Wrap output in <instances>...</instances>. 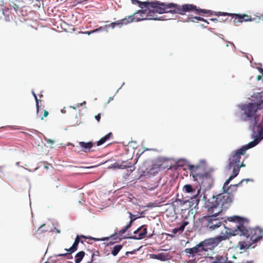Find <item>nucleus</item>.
I'll list each match as a JSON object with an SVG mask.
<instances>
[{
	"label": "nucleus",
	"instance_id": "f257e3e1",
	"mask_svg": "<svg viewBox=\"0 0 263 263\" xmlns=\"http://www.w3.org/2000/svg\"><path fill=\"white\" fill-rule=\"evenodd\" d=\"M131 1L134 4H138L139 7L143 9L139 10L134 13L133 16L137 14H147L146 17H143V16L142 15L141 17L136 18L137 22L144 20H166L167 18L165 16L157 17L156 13H171L183 15L186 12H191L192 10L196 9V6L193 4L179 5L174 3L165 4L158 2H142L139 0H131Z\"/></svg>",
	"mask_w": 263,
	"mask_h": 263
},
{
	"label": "nucleus",
	"instance_id": "f03ea898",
	"mask_svg": "<svg viewBox=\"0 0 263 263\" xmlns=\"http://www.w3.org/2000/svg\"><path fill=\"white\" fill-rule=\"evenodd\" d=\"M229 221L236 223L235 226L230 229L233 235L240 234L243 235L250 240L253 245L262 239L263 237V229L256 227L253 228H247L243 224V219L238 216H232L228 217Z\"/></svg>",
	"mask_w": 263,
	"mask_h": 263
},
{
	"label": "nucleus",
	"instance_id": "7ed1b4c3",
	"mask_svg": "<svg viewBox=\"0 0 263 263\" xmlns=\"http://www.w3.org/2000/svg\"><path fill=\"white\" fill-rule=\"evenodd\" d=\"M257 145L256 141H251L248 144L242 146L241 148L233 151L230 156L229 159V164L228 168L229 170H233V174L238 175L240 168L241 167H245V164L243 163L245 156L246 151Z\"/></svg>",
	"mask_w": 263,
	"mask_h": 263
},
{
	"label": "nucleus",
	"instance_id": "20e7f679",
	"mask_svg": "<svg viewBox=\"0 0 263 263\" xmlns=\"http://www.w3.org/2000/svg\"><path fill=\"white\" fill-rule=\"evenodd\" d=\"M232 195L230 194L221 193L213 196L206 203L208 213L220 214L222 210L227 209L232 202Z\"/></svg>",
	"mask_w": 263,
	"mask_h": 263
},
{
	"label": "nucleus",
	"instance_id": "39448f33",
	"mask_svg": "<svg viewBox=\"0 0 263 263\" xmlns=\"http://www.w3.org/2000/svg\"><path fill=\"white\" fill-rule=\"evenodd\" d=\"M191 11H194L195 13L199 14L204 13L210 15H215L217 16H230L232 17V18L233 19V23L235 25H237L238 24L241 23L243 22L252 21L254 20V18H252L251 16L246 14H241L222 12H213L210 10L202 9L200 8L198 9L196 7V9L192 10Z\"/></svg>",
	"mask_w": 263,
	"mask_h": 263
},
{
	"label": "nucleus",
	"instance_id": "423d86ee",
	"mask_svg": "<svg viewBox=\"0 0 263 263\" xmlns=\"http://www.w3.org/2000/svg\"><path fill=\"white\" fill-rule=\"evenodd\" d=\"M262 96H261V100L257 103H248L244 104L242 106V110L244 112L246 116L245 120L250 122V126L252 127L253 125L256 124L257 121L259 118L258 116L256 115L258 110H260L263 108V99Z\"/></svg>",
	"mask_w": 263,
	"mask_h": 263
},
{
	"label": "nucleus",
	"instance_id": "0eeeda50",
	"mask_svg": "<svg viewBox=\"0 0 263 263\" xmlns=\"http://www.w3.org/2000/svg\"><path fill=\"white\" fill-rule=\"evenodd\" d=\"M210 215L201 218V227L208 231H213L219 228L222 224L221 219L217 216L219 214L209 213Z\"/></svg>",
	"mask_w": 263,
	"mask_h": 263
},
{
	"label": "nucleus",
	"instance_id": "6e6552de",
	"mask_svg": "<svg viewBox=\"0 0 263 263\" xmlns=\"http://www.w3.org/2000/svg\"><path fill=\"white\" fill-rule=\"evenodd\" d=\"M228 237L227 235L219 236L215 238H211L209 239H205L201 241L200 243L203 249V252H207L209 250H212L214 249L222 240H224L228 239Z\"/></svg>",
	"mask_w": 263,
	"mask_h": 263
},
{
	"label": "nucleus",
	"instance_id": "1a4fd4ad",
	"mask_svg": "<svg viewBox=\"0 0 263 263\" xmlns=\"http://www.w3.org/2000/svg\"><path fill=\"white\" fill-rule=\"evenodd\" d=\"M257 121L256 124L253 125L252 130L253 132V137L255 139L253 141H256L257 144L263 139V117L260 122Z\"/></svg>",
	"mask_w": 263,
	"mask_h": 263
},
{
	"label": "nucleus",
	"instance_id": "9d476101",
	"mask_svg": "<svg viewBox=\"0 0 263 263\" xmlns=\"http://www.w3.org/2000/svg\"><path fill=\"white\" fill-rule=\"evenodd\" d=\"M189 169L190 171L191 175L193 176V177L195 180H199L200 177L203 173V167L199 165H190L189 166Z\"/></svg>",
	"mask_w": 263,
	"mask_h": 263
},
{
	"label": "nucleus",
	"instance_id": "9b49d317",
	"mask_svg": "<svg viewBox=\"0 0 263 263\" xmlns=\"http://www.w3.org/2000/svg\"><path fill=\"white\" fill-rule=\"evenodd\" d=\"M85 238L89 240H93L95 241V238L91 236H86L84 235H78L75 238L74 241L72 246L68 249H65L66 251L70 252V253H72L77 250L78 245L80 242V239Z\"/></svg>",
	"mask_w": 263,
	"mask_h": 263
},
{
	"label": "nucleus",
	"instance_id": "f8f14e48",
	"mask_svg": "<svg viewBox=\"0 0 263 263\" xmlns=\"http://www.w3.org/2000/svg\"><path fill=\"white\" fill-rule=\"evenodd\" d=\"M184 251L185 253L189 254L190 257H194L196 255H202L203 252L200 243L193 248H186Z\"/></svg>",
	"mask_w": 263,
	"mask_h": 263
},
{
	"label": "nucleus",
	"instance_id": "ddd939ff",
	"mask_svg": "<svg viewBox=\"0 0 263 263\" xmlns=\"http://www.w3.org/2000/svg\"><path fill=\"white\" fill-rule=\"evenodd\" d=\"M118 232H115V233L109 237H103L102 238H95V241H105L109 240L110 241L107 243V246L112 245L116 242H118L121 240V238H119L118 236Z\"/></svg>",
	"mask_w": 263,
	"mask_h": 263
},
{
	"label": "nucleus",
	"instance_id": "4468645a",
	"mask_svg": "<svg viewBox=\"0 0 263 263\" xmlns=\"http://www.w3.org/2000/svg\"><path fill=\"white\" fill-rule=\"evenodd\" d=\"M237 175H236V174H232V175H231L230 177L228 179H227L226 182H224L223 185V187H222V190H223V194H229L228 193V191H229V189L230 188V186H235V187H237L238 186H240L242 184V182L245 180V179H243L241 181H240L237 184H234V185H231L230 186H228V184H229L230 182L235 177H236Z\"/></svg>",
	"mask_w": 263,
	"mask_h": 263
},
{
	"label": "nucleus",
	"instance_id": "2eb2a0df",
	"mask_svg": "<svg viewBox=\"0 0 263 263\" xmlns=\"http://www.w3.org/2000/svg\"><path fill=\"white\" fill-rule=\"evenodd\" d=\"M134 234H138V236L135 235L130 238L134 239H141L144 238L147 234V228L146 225H143L134 231Z\"/></svg>",
	"mask_w": 263,
	"mask_h": 263
},
{
	"label": "nucleus",
	"instance_id": "dca6fc26",
	"mask_svg": "<svg viewBox=\"0 0 263 263\" xmlns=\"http://www.w3.org/2000/svg\"><path fill=\"white\" fill-rule=\"evenodd\" d=\"M199 180L201 181V183H203L205 181H208L209 182V184H210L213 181V171L202 173L200 177Z\"/></svg>",
	"mask_w": 263,
	"mask_h": 263
},
{
	"label": "nucleus",
	"instance_id": "f3484780",
	"mask_svg": "<svg viewBox=\"0 0 263 263\" xmlns=\"http://www.w3.org/2000/svg\"><path fill=\"white\" fill-rule=\"evenodd\" d=\"M135 20H136V17H133V15H130L115 22V23L116 26L121 28L123 25H126L129 23L133 22Z\"/></svg>",
	"mask_w": 263,
	"mask_h": 263
},
{
	"label": "nucleus",
	"instance_id": "a211bd4d",
	"mask_svg": "<svg viewBox=\"0 0 263 263\" xmlns=\"http://www.w3.org/2000/svg\"><path fill=\"white\" fill-rule=\"evenodd\" d=\"M132 167V163H128L126 161H122V163L116 162L111 165V168L124 169Z\"/></svg>",
	"mask_w": 263,
	"mask_h": 263
},
{
	"label": "nucleus",
	"instance_id": "6ab92c4d",
	"mask_svg": "<svg viewBox=\"0 0 263 263\" xmlns=\"http://www.w3.org/2000/svg\"><path fill=\"white\" fill-rule=\"evenodd\" d=\"M79 145L82 148V151L84 152L87 153L90 151V149L93 147V144L92 142H79Z\"/></svg>",
	"mask_w": 263,
	"mask_h": 263
},
{
	"label": "nucleus",
	"instance_id": "aec40b11",
	"mask_svg": "<svg viewBox=\"0 0 263 263\" xmlns=\"http://www.w3.org/2000/svg\"><path fill=\"white\" fill-rule=\"evenodd\" d=\"M252 245L253 244L250 242V240L246 238V241H242L239 242L238 244V247L239 248L240 250H242L246 248L248 249L249 248H254L256 246V245H255L253 247H252Z\"/></svg>",
	"mask_w": 263,
	"mask_h": 263
},
{
	"label": "nucleus",
	"instance_id": "412c9836",
	"mask_svg": "<svg viewBox=\"0 0 263 263\" xmlns=\"http://www.w3.org/2000/svg\"><path fill=\"white\" fill-rule=\"evenodd\" d=\"M112 136V134L109 133L106 135L105 136L101 138L97 143V146L101 145L104 144L106 141L109 140Z\"/></svg>",
	"mask_w": 263,
	"mask_h": 263
},
{
	"label": "nucleus",
	"instance_id": "4be33fe9",
	"mask_svg": "<svg viewBox=\"0 0 263 263\" xmlns=\"http://www.w3.org/2000/svg\"><path fill=\"white\" fill-rule=\"evenodd\" d=\"M85 252L83 251H80L78 253H77L75 256V262L76 263H80L83 257L85 256Z\"/></svg>",
	"mask_w": 263,
	"mask_h": 263
},
{
	"label": "nucleus",
	"instance_id": "5701e85b",
	"mask_svg": "<svg viewBox=\"0 0 263 263\" xmlns=\"http://www.w3.org/2000/svg\"><path fill=\"white\" fill-rule=\"evenodd\" d=\"M122 248L123 245H118L115 246L111 250V254L114 256H116Z\"/></svg>",
	"mask_w": 263,
	"mask_h": 263
},
{
	"label": "nucleus",
	"instance_id": "b1692460",
	"mask_svg": "<svg viewBox=\"0 0 263 263\" xmlns=\"http://www.w3.org/2000/svg\"><path fill=\"white\" fill-rule=\"evenodd\" d=\"M71 253H70V252L69 253H62V254H58L57 255H55V257H60L61 260H63L62 257H67V259H70L72 258V256L70 255Z\"/></svg>",
	"mask_w": 263,
	"mask_h": 263
},
{
	"label": "nucleus",
	"instance_id": "393cba45",
	"mask_svg": "<svg viewBox=\"0 0 263 263\" xmlns=\"http://www.w3.org/2000/svg\"><path fill=\"white\" fill-rule=\"evenodd\" d=\"M153 258L159 259L160 260H165L166 259V256L163 253H160L157 255L153 254Z\"/></svg>",
	"mask_w": 263,
	"mask_h": 263
},
{
	"label": "nucleus",
	"instance_id": "a878e982",
	"mask_svg": "<svg viewBox=\"0 0 263 263\" xmlns=\"http://www.w3.org/2000/svg\"><path fill=\"white\" fill-rule=\"evenodd\" d=\"M130 224L128 223L125 227H124L123 229H122L121 230H120L118 232V234L119 236H122L124 233H125L126 231L130 228Z\"/></svg>",
	"mask_w": 263,
	"mask_h": 263
},
{
	"label": "nucleus",
	"instance_id": "bb28decb",
	"mask_svg": "<svg viewBox=\"0 0 263 263\" xmlns=\"http://www.w3.org/2000/svg\"><path fill=\"white\" fill-rule=\"evenodd\" d=\"M190 19H191V21H192L193 22H196V21H199L204 22L206 23L207 24H209V22L206 20H204L203 18L200 17V16L192 17Z\"/></svg>",
	"mask_w": 263,
	"mask_h": 263
},
{
	"label": "nucleus",
	"instance_id": "cd10ccee",
	"mask_svg": "<svg viewBox=\"0 0 263 263\" xmlns=\"http://www.w3.org/2000/svg\"><path fill=\"white\" fill-rule=\"evenodd\" d=\"M183 189L186 193H192L195 191L190 184L185 185L183 186Z\"/></svg>",
	"mask_w": 263,
	"mask_h": 263
},
{
	"label": "nucleus",
	"instance_id": "c85d7f7f",
	"mask_svg": "<svg viewBox=\"0 0 263 263\" xmlns=\"http://www.w3.org/2000/svg\"><path fill=\"white\" fill-rule=\"evenodd\" d=\"M32 93L35 100L37 112H38L39 110V107H40V106L39 105V102H41V101L37 99V96L36 94L34 92V91H32Z\"/></svg>",
	"mask_w": 263,
	"mask_h": 263
},
{
	"label": "nucleus",
	"instance_id": "c756f323",
	"mask_svg": "<svg viewBox=\"0 0 263 263\" xmlns=\"http://www.w3.org/2000/svg\"><path fill=\"white\" fill-rule=\"evenodd\" d=\"M189 224L187 221L184 220L182 223L181 225L178 228L179 231L183 232L184 230L185 227Z\"/></svg>",
	"mask_w": 263,
	"mask_h": 263
},
{
	"label": "nucleus",
	"instance_id": "7c9ffc66",
	"mask_svg": "<svg viewBox=\"0 0 263 263\" xmlns=\"http://www.w3.org/2000/svg\"><path fill=\"white\" fill-rule=\"evenodd\" d=\"M103 30V27H99L98 29H95V30L90 31H86L85 33L88 34V35H89V34H90L92 33H94L95 32H97V31H101V30Z\"/></svg>",
	"mask_w": 263,
	"mask_h": 263
},
{
	"label": "nucleus",
	"instance_id": "2f4dec72",
	"mask_svg": "<svg viewBox=\"0 0 263 263\" xmlns=\"http://www.w3.org/2000/svg\"><path fill=\"white\" fill-rule=\"evenodd\" d=\"M129 214V216H130V221L128 223H130V227L132 226V223L133 222V221L136 220V218H135L134 217V215L132 214V213L131 212H128Z\"/></svg>",
	"mask_w": 263,
	"mask_h": 263
},
{
	"label": "nucleus",
	"instance_id": "473e14b6",
	"mask_svg": "<svg viewBox=\"0 0 263 263\" xmlns=\"http://www.w3.org/2000/svg\"><path fill=\"white\" fill-rule=\"evenodd\" d=\"M200 190H198L197 191V193L193 196V197L192 198V199H194L195 200L199 202V198L198 197V194L200 193Z\"/></svg>",
	"mask_w": 263,
	"mask_h": 263
},
{
	"label": "nucleus",
	"instance_id": "72a5a7b5",
	"mask_svg": "<svg viewBox=\"0 0 263 263\" xmlns=\"http://www.w3.org/2000/svg\"><path fill=\"white\" fill-rule=\"evenodd\" d=\"M49 259L51 263H55L58 261V260H61V258L58 259V258L55 257V256L54 257H50Z\"/></svg>",
	"mask_w": 263,
	"mask_h": 263
},
{
	"label": "nucleus",
	"instance_id": "f704fd0d",
	"mask_svg": "<svg viewBox=\"0 0 263 263\" xmlns=\"http://www.w3.org/2000/svg\"><path fill=\"white\" fill-rule=\"evenodd\" d=\"M95 256H100V252L98 251H96L93 252V253L91 254V258L93 259H95Z\"/></svg>",
	"mask_w": 263,
	"mask_h": 263
},
{
	"label": "nucleus",
	"instance_id": "c9c22d12",
	"mask_svg": "<svg viewBox=\"0 0 263 263\" xmlns=\"http://www.w3.org/2000/svg\"><path fill=\"white\" fill-rule=\"evenodd\" d=\"M48 115V112L47 110H44V116L41 117V120H43L44 117H46Z\"/></svg>",
	"mask_w": 263,
	"mask_h": 263
},
{
	"label": "nucleus",
	"instance_id": "e433bc0d",
	"mask_svg": "<svg viewBox=\"0 0 263 263\" xmlns=\"http://www.w3.org/2000/svg\"><path fill=\"white\" fill-rule=\"evenodd\" d=\"M12 7H13L14 9L15 10V11H18L20 9V7L19 6L16 5V4H13V5L12 6Z\"/></svg>",
	"mask_w": 263,
	"mask_h": 263
},
{
	"label": "nucleus",
	"instance_id": "4c0bfd02",
	"mask_svg": "<svg viewBox=\"0 0 263 263\" xmlns=\"http://www.w3.org/2000/svg\"><path fill=\"white\" fill-rule=\"evenodd\" d=\"M95 119L97 120L98 122H99L101 119V114H99L97 115H96L95 116Z\"/></svg>",
	"mask_w": 263,
	"mask_h": 263
},
{
	"label": "nucleus",
	"instance_id": "58836bf2",
	"mask_svg": "<svg viewBox=\"0 0 263 263\" xmlns=\"http://www.w3.org/2000/svg\"><path fill=\"white\" fill-rule=\"evenodd\" d=\"M109 26L111 27L112 28H114L116 26L115 22L110 23Z\"/></svg>",
	"mask_w": 263,
	"mask_h": 263
},
{
	"label": "nucleus",
	"instance_id": "ea45409f",
	"mask_svg": "<svg viewBox=\"0 0 263 263\" xmlns=\"http://www.w3.org/2000/svg\"><path fill=\"white\" fill-rule=\"evenodd\" d=\"M179 231L178 230V228H175L174 229H173V232L174 233V234H176Z\"/></svg>",
	"mask_w": 263,
	"mask_h": 263
},
{
	"label": "nucleus",
	"instance_id": "a19ab883",
	"mask_svg": "<svg viewBox=\"0 0 263 263\" xmlns=\"http://www.w3.org/2000/svg\"><path fill=\"white\" fill-rule=\"evenodd\" d=\"M45 226V224H42V226H41V227L38 229V230H37V231H44V230H41V229H42V228H43Z\"/></svg>",
	"mask_w": 263,
	"mask_h": 263
},
{
	"label": "nucleus",
	"instance_id": "79ce46f5",
	"mask_svg": "<svg viewBox=\"0 0 263 263\" xmlns=\"http://www.w3.org/2000/svg\"><path fill=\"white\" fill-rule=\"evenodd\" d=\"M262 76H262V75H258V76L257 77V81H259V80H260L261 79V78H262Z\"/></svg>",
	"mask_w": 263,
	"mask_h": 263
},
{
	"label": "nucleus",
	"instance_id": "37998d69",
	"mask_svg": "<svg viewBox=\"0 0 263 263\" xmlns=\"http://www.w3.org/2000/svg\"><path fill=\"white\" fill-rule=\"evenodd\" d=\"M86 104V102H85V101H84L83 103H80V104H78V105H77V106H78V107H79V106H82L83 104Z\"/></svg>",
	"mask_w": 263,
	"mask_h": 263
},
{
	"label": "nucleus",
	"instance_id": "c03bdc74",
	"mask_svg": "<svg viewBox=\"0 0 263 263\" xmlns=\"http://www.w3.org/2000/svg\"><path fill=\"white\" fill-rule=\"evenodd\" d=\"M210 21H218V19L217 18H211L210 20Z\"/></svg>",
	"mask_w": 263,
	"mask_h": 263
},
{
	"label": "nucleus",
	"instance_id": "a18cd8bd",
	"mask_svg": "<svg viewBox=\"0 0 263 263\" xmlns=\"http://www.w3.org/2000/svg\"><path fill=\"white\" fill-rule=\"evenodd\" d=\"M133 253H134L133 252H126L125 254L128 255V254H133Z\"/></svg>",
	"mask_w": 263,
	"mask_h": 263
},
{
	"label": "nucleus",
	"instance_id": "49530a36",
	"mask_svg": "<svg viewBox=\"0 0 263 263\" xmlns=\"http://www.w3.org/2000/svg\"><path fill=\"white\" fill-rule=\"evenodd\" d=\"M260 72L261 75L263 76V69L260 68Z\"/></svg>",
	"mask_w": 263,
	"mask_h": 263
},
{
	"label": "nucleus",
	"instance_id": "de8ad7c7",
	"mask_svg": "<svg viewBox=\"0 0 263 263\" xmlns=\"http://www.w3.org/2000/svg\"><path fill=\"white\" fill-rule=\"evenodd\" d=\"M113 100V97H110L109 98V100H108V103H109L110 101H111V100Z\"/></svg>",
	"mask_w": 263,
	"mask_h": 263
},
{
	"label": "nucleus",
	"instance_id": "09e8293b",
	"mask_svg": "<svg viewBox=\"0 0 263 263\" xmlns=\"http://www.w3.org/2000/svg\"><path fill=\"white\" fill-rule=\"evenodd\" d=\"M259 19H261L262 21H263V15H261L260 16H259Z\"/></svg>",
	"mask_w": 263,
	"mask_h": 263
},
{
	"label": "nucleus",
	"instance_id": "8fccbe9b",
	"mask_svg": "<svg viewBox=\"0 0 263 263\" xmlns=\"http://www.w3.org/2000/svg\"><path fill=\"white\" fill-rule=\"evenodd\" d=\"M80 242L82 243H84L83 240H81V239H80Z\"/></svg>",
	"mask_w": 263,
	"mask_h": 263
},
{
	"label": "nucleus",
	"instance_id": "3c124183",
	"mask_svg": "<svg viewBox=\"0 0 263 263\" xmlns=\"http://www.w3.org/2000/svg\"><path fill=\"white\" fill-rule=\"evenodd\" d=\"M48 142H50V143H52L53 142V141L52 140H49Z\"/></svg>",
	"mask_w": 263,
	"mask_h": 263
},
{
	"label": "nucleus",
	"instance_id": "603ef678",
	"mask_svg": "<svg viewBox=\"0 0 263 263\" xmlns=\"http://www.w3.org/2000/svg\"><path fill=\"white\" fill-rule=\"evenodd\" d=\"M45 263H51V261H46Z\"/></svg>",
	"mask_w": 263,
	"mask_h": 263
},
{
	"label": "nucleus",
	"instance_id": "864d4df0",
	"mask_svg": "<svg viewBox=\"0 0 263 263\" xmlns=\"http://www.w3.org/2000/svg\"><path fill=\"white\" fill-rule=\"evenodd\" d=\"M43 97V95H40V98H41V97Z\"/></svg>",
	"mask_w": 263,
	"mask_h": 263
},
{
	"label": "nucleus",
	"instance_id": "5fc2aeb1",
	"mask_svg": "<svg viewBox=\"0 0 263 263\" xmlns=\"http://www.w3.org/2000/svg\"><path fill=\"white\" fill-rule=\"evenodd\" d=\"M92 167H93V166H90V167H88V168H92Z\"/></svg>",
	"mask_w": 263,
	"mask_h": 263
},
{
	"label": "nucleus",
	"instance_id": "6e6d98bb",
	"mask_svg": "<svg viewBox=\"0 0 263 263\" xmlns=\"http://www.w3.org/2000/svg\"><path fill=\"white\" fill-rule=\"evenodd\" d=\"M246 180L247 182L249 181V179H246Z\"/></svg>",
	"mask_w": 263,
	"mask_h": 263
}]
</instances>
